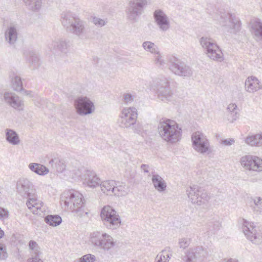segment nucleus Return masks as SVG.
<instances>
[{"label":"nucleus","instance_id":"nucleus-1","mask_svg":"<svg viewBox=\"0 0 262 262\" xmlns=\"http://www.w3.org/2000/svg\"><path fill=\"white\" fill-rule=\"evenodd\" d=\"M17 192L22 196L28 198L26 205L31 211L34 214L43 215L46 206L37 198L36 190L34 185L28 179H21L16 186Z\"/></svg>","mask_w":262,"mask_h":262},{"label":"nucleus","instance_id":"nucleus-2","mask_svg":"<svg viewBox=\"0 0 262 262\" xmlns=\"http://www.w3.org/2000/svg\"><path fill=\"white\" fill-rule=\"evenodd\" d=\"M160 137L165 142L174 144L179 141L181 137V128L173 120L162 119L158 125Z\"/></svg>","mask_w":262,"mask_h":262},{"label":"nucleus","instance_id":"nucleus-3","mask_svg":"<svg viewBox=\"0 0 262 262\" xmlns=\"http://www.w3.org/2000/svg\"><path fill=\"white\" fill-rule=\"evenodd\" d=\"M65 209L69 210L78 216H82L84 213L83 195L78 191L71 190L64 192L62 195Z\"/></svg>","mask_w":262,"mask_h":262},{"label":"nucleus","instance_id":"nucleus-4","mask_svg":"<svg viewBox=\"0 0 262 262\" xmlns=\"http://www.w3.org/2000/svg\"><path fill=\"white\" fill-rule=\"evenodd\" d=\"M61 22L66 30L79 38L85 33V21L71 12L61 14Z\"/></svg>","mask_w":262,"mask_h":262},{"label":"nucleus","instance_id":"nucleus-5","mask_svg":"<svg viewBox=\"0 0 262 262\" xmlns=\"http://www.w3.org/2000/svg\"><path fill=\"white\" fill-rule=\"evenodd\" d=\"M170 82L169 79L164 76L157 77L152 81V87L156 91L158 99L164 103L172 102L175 99Z\"/></svg>","mask_w":262,"mask_h":262},{"label":"nucleus","instance_id":"nucleus-6","mask_svg":"<svg viewBox=\"0 0 262 262\" xmlns=\"http://www.w3.org/2000/svg\"><path fill=\"white\" fill-rule=\"evenodd\" d=\"M216 24L222 29L231 33H236L240 30L241 22L235 15L226 12L216 13L213 16Z\"/></svg>","mask_w":262,"mask_h":262},{"label":"nucleus","instance_id":"nucleus-7","mask_svg":"<svg viewBox=\"0 0 262 262\" xmlns=\"http://www.w3.org/2000/svg\"><path fill=\"white\" fill-rule=\"evenodd\" d=\"M90 238L94 246L104 251L110 250L116 244L112 236L102 231H94L91 233Z\"/></svg>","mask_w":262,"mask_h":262},{"label":"nucleus","instance_id":"nucleus-8","mask_svg":"<svg viewBox=\"0 0 262 262\" xmlns=\"http://www.w3.org/2000/svg\"><path fill=\"white\" fill-rule=\"evenodd\" d=\"M100 217L104 225L109 229L119 228L121 221L116 210L110 206H104L101 211Z\"/></svg>","mask_w":262,"mask_h":262},{"label":"nucleus","instance_id":"nucleus-9","mask_svg":"<svg viewBox=\"0 0 262 262\" xmlns=\"http://www.w3.org/2000/svg\"><path fill=\"white\" fill-rule=\"evenodd\" d=\"M186 193L191 202L198 206L206 204L210 199V196L208 193L197 185H193L188 187Z\"/></svg>","mask_w":262,"mask_h":262},{"label":"nucleus","instance_id":"nucleus-10","mask_svg":"<svg viewBox=\"0 0 262 262\" xmlns=\"http://www.w3.org/2000/svg\"><path fill=\"white\" fill-rule=\"evenodd\" d=\"M170 70L176 75L182 77H190L193 74L190 67L184 62L174 56H170L168 58Z\"/></svg>","mask_w":262,"mask_h":262},{"label":"nucleus","instance_id":"nucleus-11","mask_svg":"<svg viewBox=\"0 0 262 262\" xmlns=\"http://www.w3.org/2000/svg\"><path fill=\"white\" fill-rule=\"evenodd\" d=\"M192 147L198 152L202 155H209L211 149L209 140L200 132L194 133L191 136Z\"/></svg>","mask_w":262,"mask_h":262},{"label":"nucleus","instance_id":"nucleus-12","mask_svg":"<svg viewBox=\"0 0 262 262\" xmlns=\"http://www.w3.org/2000/svg\"><path fill=\"white\" fill-rule=\"evenodd\" d=\"M74 106L76 113L80 116L90 115L95 111L94 102L86 96L76 98L74 100Z\"/></svg>","mask_w":262,"mask_h":262},{"label":"nucleus","instance_id":"nucleus-13","mask_svg":"<svg viewBox=\"0 0 262 262\" xmlns=\"http://www.w3.org/2000/svg\"><path fill=\"white\" fill-rule=\"evenodd\" d=\"M239 163L245 170L255 172L262 171V159L258 156L244 155L240 158Z\"/></svg>","mask_w":262,"mask_h":262},{"label":"nucleus","instance_id":"nucleus-14","mask_svg":"<svg viewBox=\"0 0 262 262\" xmlns=\"http://www.w3.org/2000/svg\"><path fill=\"white\" fill-rule=\"evenodd\" d=\"M253 223L243 219L242 230L247 238L256 245L262 243V229L256 228Z\"/></svg>","mask_w":262,"mask_h":262},{"label":"nucleus","instance_id":"nucleus-15","mask_svg":"<svg viewBox=\"0 0 262 262\" xmlns=\"http://www.w3.org/2000/svg\"><path fill=\"white\" fill-rule=\"evenodd\" d=\"M147 5V0H130L128 3L125 13L127 18L136 21L145 6Z\"/></svg>","mask_w":262,"mask_h":262},{"label":"nucleus","instance_id":"nucleus-16","mask_svg":"<svg viewBox=\"0 0 262 262\" xmlns=\"http://www.w3.org/2000/svg\"><path fill=\"white\" fill-rule=\"evenodd\" d=\"M120 125L124 128H129L136 123L138 113L135 107L123 108L119 116Z\"/></svg>","mask_w":262,"mask_h":262},{"label":"nucleus","instance_id":"nucleus-17","mask_svg":"<svg viewBox=\"0 0 262 262\" xmlns=\"http://www.w3.org/2000/svg\"><path fill=\"white\" fill-rule=\"evenodd\" d=\"M19 25L15 23H10L4 32L6 42L10 46L15 47L19 35Z\"/></svg>","mask_w":262,"mask_h":262},{"label":"nucleus","instance_id":"nucleus-18","mask_svg":"<svg viewBox=\"0 0 262 262\" xmlns=\"http://www.w3.org/2000/svg\"><path fill=\"white\" fill-rule=\"evenodd\" d=\"M155 22L162 32H167L170 28L169 17L162 9L156 10L153 14Z\"/></svg>","mask_w":262,"mask_h":262},{"label":"nucleus","instance_id":"nucleus-19","mask_svg":"<svg viewBox=\"0 0 262 262\" xmlns=\"http://www.w3.org/2000/svg\"><path fill=\"white\" fill-rule=\"evenodd\" d=\"M3 99L7 104L17 111H23L24 108L25 104L23 99L13 92H5Z\"/></svg>","mask_w":262,"mask_h":262},{"label":"nucleus","instance_id":"nucleus-20","mask_svg":"<svg viewBox=\"0 0 262 262\" xmlns=\"http://www.w3.org/2000/svg\"><path fill=\"white\" fill-rule=\"evenodd\" d=\"M249 30L253 38L257 42H262V21L258 18H253L249 23Z\"/></svg>","mask_w":262,"mask_h":262},{"label":"nucleus","instance_id":"nucleus-21","mask_svg":"<svg viewBox=\"0 0 262 262\" xmlns=\"http://www.w3.org/2000/svg\"><path fill=\"white\" fill-rule=\"evenodd\" d=\"M245 89L247 92L254 93L262 89V84L257 78L251 76L245 80Z\"/></svg>","mask_w":262,"mask_h":262},{"label":"nucleus","instance_id":"nucleus-22","mask_svg":"<svg viewBox=\"0 0 262 262\" xmlns=\"http://www.w3.org/2000/svg\"><path fill=\"white\" fill-rule=\"evenodd\" d=\"M203 252V249L202 247L189 248L185 252L182 259L185 262H195Z\"/></svg>","mask_w":262,"mask_h":262},{"label":"nucleus","instance_id":"nucleus-23","mask_svg":"<svg viewBox=\"0 0 262 262\" xmlns=\"http://www.w3.org/2000/svg\"><path fill=\"white\" fill-rule=\"evenodd\" d=\"M151 180L154 187L159 192H163L166 190L167 184L161 176L155 172H152Z\"/></svg>","mask_w":262,"mask_h":262},{"label":"nucleus","instance_id":"nucleus-24","mask_svg":"<svg viewBox=\"0 0 262 262\" xmlns=\"http://www.w3.org/2000/svg\"><path fill=\"white\" fill-rule=\"evenodd\" d=\"M52 46L54 49L58 50L64 54L69 53L71 49L70 41L63 38H59L53 41Z\"/></svg>","mask_w":262,"mask_h":262},{"label":"nucleus","instance_id":"nucleus-25","mask_svg":"<svg viewBox=\"0 0 262 262\" xmlns=\"http://www.w3.org/2000/svg\"><path fill=\"white\" fill-rule=\"evenodd\" d=\"M206 55L210 60L215 62H221L224 60V54L217 45L208 52H206Z\"/></svg>","mask_w":262,"mask_h":262},{"label":"nucleus","instance_id":"nucleus-26","mask_svg":"<svg viewBox=\"0 0 262 262\" xmlns=\"http://www.w3.org/2000/svg\"><path fill=\"white\" fill-rule=\"evenodd\" d=\"M6 141L11 145H17L20 143L19 135L13 129L6 128L5 130Z\"/></svg>","mask_w":262,"mask_h":262},{"label":"nucleus","instance_id":"nucleus-27","mask_svg":"<svg viewBox=\"0 0 262 262\" xmlns=\"http://www.w3.org/2000/svg\"><path fill=\"white\" fill-rule=\"evenodd\" d=\"M86 175L85 182L89 187L95 188L100 185L101 180L94 171H87Z\"/></svg>","mask_w":262,"mask_h":262},{"label":"nucleus","instance_id":"nucleus-28","mask_svg":"<svg viewBox=\"0 0 262 262\" xmlns=\"http://www.w3.org/2000/svg\"><path fill=\"white\" fill-rule=\"evenodd\" d=\"M245 142L251 146L262 147V132L247 136L245 139Z\"/></svg>","mask_w":262,"mask_h":262},{"label":"nucleus","instance_id":"nucleus-29","mask_svg":"<svg viewBox=\"0 0 262 262\" xmlns=\"http://www.w3.org/2000/svg\"><path fill=\"white\" fill-rule=\"evenodd\" d=\"M199 42L205 53L217 45L216 41L213 38L208 36L202 37L200 39Z\"/></svg>","mask_w":262,"mask_h":262},{"label":"nucleus","instance_id":"nucleus-30","mask_svg":"<svg viewBox=\"0 0 262 262\" xmlns=\"http://www.w3.org/2000/svg\"><path fill=\"white\" fill-rule=\"evenodd\" d=\"M239 114L237 105L235 103H230L227 108V118L230 122H233L238 117Z\"/></svg>","mask_w":262,"mask_h":262},{"label":"nucleus","instance_id":"nucleus-31","mask_svg":"<svg viewBox=\"0 0 262 262\" xmlns=\"http://www.w3.org/2000/svg\"><path fill=\"white\" fill-rule=\"evenodd\" d=\"M129 191L128 186L124 183L120 182H115L114 191L113 194L118 196H122L126 195Z\"/></svg>","mask_w":262,"mask_h":262},{"label":"nucleus","instance_id":"nucleus-32","mask_svg":"<svg viewBox=\"0 0 262 262\" xmlns=\"http://www.w3.org/2000/svg\"><path fill=\"white\" fill-rule=\"evenodd\" d=\"M28 167L31 171L40 176H45L49 172L47 167L39 163H32L29 164Z\"/></svg>","mask_w":262,"mask_h":262},{"label":"nucleus","instance_id":"nucleus-33","mask_svg":"<svg viewBox=\"0 0 262 262\" xmlns=\"http://www.w3.org/2000/svg\"><path fill=\"white\" fill-rule=\"evenodd\" d=\"M116 181L113 180L105 181L101 182V191L107 195H113Z\"/></svg>","mask_w":262,"mask_h":262},{"label":"nucleus","instance_id":"nucleus-34","mask_svg":"<svg viewBox=\"0 0 262 262\" xmlns=\"http://www.w3.org/2000/svg\"><path fill=\"white\" fill-rule=\"evenodd\" d=\"M45 221L49 225L56 227L61 224L62 219L57 215H49L45 217Z\"/></svg>","mask_w":262,"mask_h":262},{"label":"nucleus","instance_id":"nucleus-35","mask_svg":"<svg viewBox=\"0 0 262 262\" xmlns=\"http://www.w3.org/2000/svg\"><path fill=\"white\" fill-rule=\"evenodd\" d=\"M43 0H30V2L25 6L32 11L37 12L41 8Z\"/></svg>","mask_w":262,"mask_h":262},{"label":"nucleus","instance_id":"nucleus-36","mask_svg":"<svg viewBox=\"0 0 262 262\" xmlns=\"http://www.w3.org/2000/svg\"><path fill=\"white\" fill-rule=\"evenodd\" d=\"M11 86L15 91L20 92L23 91V83L20 77L16 75L12 77Z\"/></svg>","mask_w":262,"mask_h":262},{"label":"nucleus","instance_id":"nucleus-37","mask_svg":"<svg viewBox=\"0 0 262 262\" xmlns=\"http://www.w3.org/2000/svg\"><path fill=\"white\" fill-rule=\"evenodd\" d=\"M29 62L33 69L38 68L40 65L38 55L33 51L29 52Z\"/></svg>","mask_w":262,"mask_h":262},{"label":"nucleus","instance_id":"nucleus-38","mask_svg":"<svg viewBox=\"0 0 262 262\" xmlns=\"http://www.w3.org/2000/svg\"><path fill=\"white\" fill-rule=\"evenodd\" d=\"M142 47L146 51L151 54L158 53L159 49L158 47L151 41H146L143 42Z\"/></svg>","mask_w":262,"mask_h":262},{"label":"nucleus","instance_id":"nucleus-39","mask_svg":"<svg viewBox=\"0 0 262 262\" xmlns=\"http://www.w3.org/2000/svg\"><path fill=\"white\" fill-rule=\"evenodd\" d=\"M252 201L254 202V212L256 214L262 215V198L256 196L252 199Z\"/></svg>","mask_w":262,"mask_h":262},{"label":"nucleus","instance_id":"nucleus-40","mask_svg":"<svg viewBox=\"0 0 262 262\" xmlns=\"http://www.w3.org/2000/svg\"><path fill=\"white\" fill-rule=\"evenodd\" d=\"M171 253L169 251L163 250L159 253L156 258V262H168Z\"/></svg>","mask_w":262,"mask_h":262},{"label":"nucleus","instance_id":"nucleus-41","mask_svg":"<svg viewBox=\"0 0 262 262\" xmlns=\"http://www.w3.org/2000/svg\"><path fill=\"white\" fill-rule=\"evenodd\" d=\"M191 242V239L188 237H182L179 239L178 245L181 249H185L188 247Z\"/></svg>","mask_w":262,"mask_h":262},{"label":"nucleus","instance_id":"nucleus-42","mask_svg":"<svg viewBox=\"0 0 262 262\" xmlns=\"http://www.w3.org/2000/svg\"><path fill=\"white\" fill-rule=\"evenodd\" d=\"M96 260V257L92 254H86L77 259L74 262H94Z\"/></svg>","mask_w":262,"mask_h":262},{"label":"nucleus","instance_id":"nucleus-43","mask_svg":"<svg viewBox=\"0 0 262 262\" xmlns=\"http://www.w3.org/2000/svg\"><path fill=\"white\" fill-rule=\"evenodd\" d=\"M93 23L98 27H102L105 26L107 23V20L106 18L102 19L96 16H94L92 18Z\"/></svg>","mask_w":262,"mask_h":262},{"label":"nucleus","instance_id":"nucleus-44","mask_svg":"<svg viewBox=\"0 0 262 262\" xmlns=\"http://www.w3.org/2000/svg\"><path fill=\"white\" fill-rule=\"evenodd\" d=\"M154 54L155 55L154 58L156 64L158 66H164L165 63L159 51H158V53H155Z\"/></svg>","mask_w":262,"mask_h":262},{"label":"nucleus","instance_id":"nucleus-45","mask_svg":"<svg viewBox=\"0 0 262 262\" xmlns=\"http://www.w3.org/2000/svg\"><path fill=\"white\" fill-rule=\"evenodd\" d=\"M8 256L6 246L4 244H0V260L6 259Z\"/></svg>","mask_w":262,"mask_h":262},{"label":"nucleus","instance_id":"nucleus-46","mask_svg":"<svg viewBox=\"0 0 262 262\" xmlns=\"http://www.w3.org/2000/svg\"><path fill=\"white\" fill-rule=\"evenodd\" d=\"M123 101L126 104L132 103L134 100L135 96L129 93H125L123 96Z\"/></svg>","mask_w":262,"mask_h":262},{"label":"nucleus","instance_id":"nucleus-47","mask_svg":"<svg viewBox=\"0 0 262 262\" xmlns=\"http://www.w3.org/2000/svg\"><path fill=\"white\" fill-rule=\"evenodd\" d=\"M55 167L57 171L61 172L66 169V165L63 161L58 160L55 162Z\"/></svg>","mask_w":262,"mask_h":262},{"label":"nucleus","instance_id":"nucleus-48","mask_svg":"<svg viewBox=\"0 0 262 262\" xmlns=\"http://www.w3.org/2000/svg\"><path fill=\"white\" fill-rule=\"evenodd\" d=\"M133 126L134 132L138 134L141 133L142 130V127L141 124L139 123H135V124L132 125Z\"/></svg>","mask_w":262,"mask_h":262},{"label":"nucleus","instance_id":"nucleus-49","mask_svg":"<svg viewBox=\"0 0 262 262\" xmlns=\"http://www.w3.org/2000/svg\"><path fill=\"white\" fill-rule=\"evenodd\" d=\"M235 142V140L233 138H229L222 140L221 143L226 146H230Z\"/></svg>","mask_w":262,"mask_h":262},{"label":"nucleus","instance_id":"nucleus-50","mask_svg":"<svg viewBox=\"0 0 262 262\" xmlns=\"http://www.w3.org/2000/svg\"><path fill=\"white\" fill-rule=\"evenodd\" d=\"M29 246L30 249L35 251V254L37 253V251L38 249V246L36 242L34 241H30L29 243Z\"/></svg>","mask_w":262,"mask_h":262},{"label":"nucleus","instance_id":"nucleus-51","mask_svg":"<svg viewBox=\"0 0 262 262\" xmlns=\"http://www.w3.org/2000/svg\"><path fill=\"white\" fill-rule=\"evenodd\" d=\"M28 262H43V261L39 258V253H36L35 256L28 260Z\"/></svg>","mask_w":262,"mask_h":262},{"label":"nucleus","instance_id":"nucleus-52","mask_svg":"<svg viewBox=\"0 0 262 262\" xmlns=\"http://www.w3.org/2000/svg\"><path fill=\"white\" fill-rule=\"evenodd\" d=\"M8 216V212L5 209L0 207V219H4Z\"/></svg>","mask_w":262,"mask_h":262},{"label":"nucleus","instance_id":"nucleus-53","mask_svg":"<svg viewBox=\"0 0 262 262\" xmlns=\"http://www.w3.org/2000/svg\"><path fill=\"white\" fill-rule=\"evenodd\" d=\"M141 170L145 173L149 172V166L146 164H142L140 167Z\"/></svg>","mask_w":262,"mask_h":262},{"label":"nucleus","instance_id":"nucleus-54","mask_svg":"<svg viewBox=\"0 0 262 262\" xmlns=\"http://www.w3.org/2000/svg\"><path fill=\"white\" fill-rule=\"evenodd\" d=\"M31 93H32V92L31 91H24V94H25L26 95H29L31 97H32L33 95H31Z\"/></svg>","mask_w":262,"mask_h":262},{"label":"nucleus","instance_id":"nucleus-55","mask_svg":"<svg viewBox=\"0 0 262 262\" xmlns=\"http://www.w3.org/2000/svg\"><path fill=\"white\" fill-rule=\"evenodd\" d=\"M226 262H238V261L236 259L231 258L227 260Z\"/></svg>","mask_w":262,"mask_h":262},{"label":"nucleus","instance_id":"nucleus-56","mask_svg":"<svg viewBox=\"0 0 262 262\" xmlns=\"http://www.w3.org/2000/svg\"><path fill=\"white\" fill-rule=\"evenodd\" d=\"M40 101H41V104H40V105H39V104H37L36 102H35V104L36 105L39 106V107H40V106H43V102H44V100L43 99H40Z\"/></svg>","mask_w":262,"mask_h":262},{"label":"nucleus","instance_id":"nucleus-57","mask_svg":"<svg viewBox=\"0 0 262 262\" xmlns=\"http://www.w3.org/2000/svg\"><path fill=\"white\" fill-rule=\"evenodd\" d=\"M4 234V231L0 228V239L3 236Z\"/></svg>","mask_w":262,"mask_h":262},{"label":"nucleus","instance_id":"nucleus-58","mask_svg":"<svg viewBox=\"0 0 262 262\" xmlns=\"http://www.w3.org/2000/svg\"><path fill=\"white\" fill-rule=\"evenodd\" d=\"M22 1L24 3L25 6H26L27 4H28L30 2V0H22Z\"/></svg>","mask_w":262,"mask_h":262}]
</instances>
